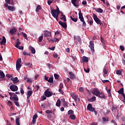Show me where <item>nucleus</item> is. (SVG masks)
Listing matches in <instances>:
<instances>
[{
	"instance_id": "c756f323",
	"label": "nucleus",
	"mask_w": 125,
	"mask_h": 125,
	"mask_svg": "<svg viewBox=\"0 0 125 125\" xmlns=\"http://www.w3.org/2000/svg\"><path fill=\"white\" fill-rule=\"evenodd\" d=\"M20 118H17L15 120V123L17 124V125H20Z\"/></svg>"
},
{
	"instance_id": "a878e982",
	"label": "nucleus",
	"mask_w": 125,
	"mask_h": 125,
	"mask_svg": "<svg viewBox=\"0 0 125 125\" xmlns=\"http://www.w3.org/2000/svg\"><path fill=\"white\" fill-rule=\"evenodd\" d=\"M74 39L77 40L78 42H81V38L80 36H74Z\"/></svg>"
},
{
	"instance_id": "72a5a7b5",
	"label": "nucleus",
	"mask_w": 125,
	"mask_h": 125,
	"mask_svg": "<svg viewBox=\"0 0 125 125\" xmlns=\"http://www.w3.org/2000/svg\"><path fill=\"white\" fill-rule=\"evenodd\" d=\"M22 35L24 39L26 40H28L27 36L26 33H24V32H21Z\"/></svg>"
},
{
	"instance_id": "2f4dec72",
	"label": "nucleus",
	"mask_w": 125,
	"mask_h": 125,
	"mask_svg": "<svg viewBox=\"0 0 125 125\" xmlns=\"http://www.w3.org/2000/svg\"><path fill=\"white\" fill-rule=\"evenodd\" d=\"M0 79H3L5 77V75H4V73H3L2 71L0 73Z\"/></svg>"
},
{
	"instance_id": "0eeeda50",
	"label": "nucleus",
	"mask_w": 125,
	"mask_h": 125,
	"mask_svg": "<svg viewBox=\"0 0 125 125\" xmlns=\"http://www.w3.org/2000/svg\"><path fill=\"white\" fill-rule=\"evenodd\" d=\"M87 110L89 111L90 112H93L94 110L96 109L95 108H93L91 104H88L87 106Z\"/></svg>"
},
{
	"instance_id": "37998d69",
	"label": "nucleus",
	"mask_w": 125,
	"mask_h": 125,
	"mask_svg": "<svg viewBox=\"0 0 125 125\" xmlns=\"http://www.w3.org/2000/svg\"><path fill=\"white\" fill-rule=\"evenodd\" d=\"M12 99H13V100H15V102L18 101L19 100V98L17 96L16 97H12Z\"/></svg>"
},
{
	"instance_id": "1a4fd4ad",
	"label": "nucleus",
	"mask_w": 125,
	"mask_h": 125,
	"mask_svg": "<svg viewBox=\"0 0 125 125\" xmlns=\"http://www.w3.org/2000/svg\"><path fill=\"white\" fill-rule=\"evenodd\" d=\"M100 93V92L99 91V90L98 89H97V88H95L92 91V93L95 95L96 97L98 96L99 94Z\"/></svg>"
},
{
	"instance_id": "338daca9",
	"label": "nucleus",
	"mask_w": 125,
	"mask_h": 125,
	"mask_svg": "<svg viewBox=\"0 0 125 125\" xmlns=\"http://www.w3.org/2000/svg\"><path fill=\"white\" fill-rule=\"evenodd\" d=\"M82 22L83 23V26H84V27L86 26V23H85L84 20L83 21H82Z\"/></svg>"
},
{
	"instance_id": "ddd939ff",
	"label": "nucleus",
	"mask_w": 125,
	"mask_h": 125,
	"mask_svg": "<svg viewBox=\"0 0 125 125\" xmlns=\"http://www.w3.org/2000/svg\"><path fill=\"white\" fill-rule=\"evenodd\" d=\"M33 94V91H30L29 90L27 91V100H28V99H29L31 96V95Z\"/></svg>"
},
{
	"instance_id": "680f3d73",
	"label": "nucleus",
	"mask_w": 125,
	"mask_h": 125,
	"mask_svg": "<svg viewBox=\"0 0 125 125\" xmlns=\"http://www.w3.org/2000/svg\"><path fill=\"white\" fill-rule=\"evenodd\" d=\"M26 66H28L29 67H31L32 64L31 63H27L24 64Z\"/></svg>"
},
{
	"instance_id": "4468645a",
	"label": "nucleus",
	"mask_w": 125,
	"mask_h": 125,
	"mask_svg": "<svg viewBox=\"0 0 125 125\" xmlns=\"http://www.w3.org/2000/svg\"><path fill=\"white\" fill-rule=\"evenodd\" d=\"M59 23L63 27V28L64 29L67 28V24L66 22H63L60 21Z\"/></svg>"
},
{
	"instance_id": "6e6d98bb",
	"label": "nucleus",
	"mask_w": 125,
	"mask_h": 125,
	"mask_svg": "<svg viewBox=\"0 0 125 125\" xmlns=\"http://www.w3.org/2000/svg\"><path fill=\"white\" fill-rule=\"evenodd\" d=\"M59 92H60L63 95L64 92H63V90H62V89L59 88Z\"/></svg>"
},
{
	"instance_id": "f8f14e48",
	"label": "nucleus",
	"mask_w": 125,
	"mask_h": 125,
	"mask_svg": "<svg viewBox=\"0 0 125 125\" xmlns=\"http://www.w3.org/2000/svg\"><path fill=\"white\" fill-rule=\"evenodd\" d=\"M11 80L13 81L14 84H17L19 82V80H18V78L17 77L15 78H11Z\"/></svg>"
},
{
	"instance_id": "09e8293b",
	"label": "nucleus",
	"mask_w": 125,
	"mask_h": 125,
	"mask_svg": "<svg viewBox=\"0 0 125 125\" xmlns=\"http://www.w3.org/2000/svg\"><path fill=\"white\" fill-rule=\"evenodd\" d=\"M14 104H15L16 106H17L18 107H20V105L19 103L18 102L15 101Z\"/></svg>"
},
{
	"instance_id": "f704fd0d",
	"label": "nucleus",
	"mask_w": 125,
	"mask_h": 125,
	"mask_svg": "<svg viewBox=\"0 0 125 125\" xmlns=\"http://www.w3.org/2000/svg\"><path fill=\"white\" fill-rule=\"evenodd\" d=\"M70 19L73 22H77L78 21L77 18H73L72 16L70 17Z\"/></svg>"
},
{
	"instance_id": "a18cd8bd",
	"label": "nucleus",
	"mask_w": 125,
	"mask_h": 125,
	"mask_svg": "<svg viewBox=\"0 0 125 125\" xmlns=\"http://www.w3.org/2000/svg\"><path fill=\"white\" fill-rule=\"evenodd\" d=\"M116 74L118 75H121L122 72H121V70H117L116 71Z\"/></svg>"
},
{
	"instance_id": "79ce46f5",
	"label": "nucleus",
	"mask_w": 125,
	"mask_h": 125,
	"mask_svg": "<svg viewBox=\"0 0 125 125\" xmlns=\"http://www.w3.org/2000/svg\"><path fill=\"white\" fill-rule=\"evenodd\" d=\"M21 44V42H17V43L16 45H15V46L17 48H19L20 45Z\"/></svg>"
},
{
	"instance_id": "c9c22d12",
	"label": "nucleus",
	"mask_w": 125,
	"mask_h": 125,
	"mask_svg": "<svg viewBox=\"0 0 125 125\" xmlns=\"http://www.w3.org/2000/svg\"><path fill=\"white\" fill-rule=\"evenodd\" d=\"M118 92L120 94L124 93V88H120V90L118 91Z\"/></svg>"
},
{
	"instance_id": "a19ab883",
	"label": "nucleus",
	"mask_w": 125,
	"mask_h": 125,
	"mask_svg": "<svg viewBox=\"0 0 125 125\" xmlns=\"http://www.w3.org/2000/svg\"><path fill=\"white\" fill-rule=\"evenodd\" d=\"M68 114L69 115H73L74 114V111L72 110H69L68 111Z\"/></svg>"
},
{
	"instance_id": "4be33fe9",
	"label": "nucleus",
	"mask_w": 125,
	"mask_h": 125,
	"mask_svg": "<svg viewBox=\"0 0 125 125\" xmlns=\"http://www.w3.org/2000/svg\"><path fill=\"white\" fill-rule=\"evenodd\" d=\"M89 61V58L87 57H82V62H88Z\"/></svg>"
},
{
	"instance_id": "5701e85b",
	"label": "nucleus",
	"mask_w": 125,
	"mask_h": 125,
	"mask_svg": "<svg viewBox=\"0 0 125 125\" xmlns=\"http://www.w3.org/2000/svg\"><path fill=\"white\" fill-rule=\"evenodd\" d=\"M6 43V38L5 37H4V36H3L2 40L0 42V45H4V44H5Z\"/></svg>"
},
{
	"instance_id": "864d4df0",
	"label": "nucleus",
	"mask_w": 125,
	"mask_h": 125,
	"mask_svg": "<svg viewBox=\"0 0 125 125\" xmlns=\"http://www.w3.org/2000/svg\"><path fill=\"white\" fill-rule=\"evenodd\" d=\"M54 77H55V79H58L59 78V75L58 74H55Z\"/></svg>"
},
{
	"instance_id": "aec40b11",
	"label": "nucleus",
	"mask_w": 125,
	"mask_h": 125,
	"mask_svg": "<svg viewBox=\"0 0 125 125\" xmlns=\"http://www.w3.org/2000/svg\"><path fill=\"white\" fill-rule=\"evenodd\" d=\"M98 97L100 98L101 99H104L105 98V96L104 94V93L101 92L99 94V95L97 96Z\"/></svg>"
},
{
	"instance_id": "e2e57ef3",
	"label": "nucleus",
	"mask_w": 125,
	"mask_h": 125,
	"mask_svg": "<svg viewBox=\"0 0 125 125\" xmlns=\"http://www.w3.org/2000/svg\"><path fill=\"white\" fill-rule=\"evenodd\" d=\"M7 104L9 106H12V103L11 101H8Z\"/></svg>"
},
{
	"instance_id": "49530a36",
	"label": "nucleus",
	"mask_w": 125,
	"mask_h": 125,
	"mask_svg": "<svg viewBox=\"0 0 125 125\" xmlns=\"http://www.w3.org/2000/svg\"><path fill=\"white\" fill-rule=\"evenodd\" d=\"M84 70L86 73H89L90 72V69L89 68H84Z\"/></svg>"
},
{
	"instance_id": "4c0bfd02",
	"label": "nucleus",
	"mask_w": 125,
	"mask_h": 125,
	"mask_svg": "<svg viewBox=\"0 0 125 125\" xmlns=\"http://www.w3.org/2000/svg\"><path fill=\"white\" fill-rule=\"evenodd\" d=\"M47 82L52 83H53V78L52 77L49 78L48 80H47Z\"/></svg>"
},
{
	"instance_id": "f257e3e1",
	"label": "nucleus",
	"mask_w": 125,
	"mask_h": 125,
	"mask_svg": "<svg viewBox=\"0 0 125 125\" xmlns=\"http://www.w3.org/2000/svg\"><path fill=\"white\" fill-rule=\"evenodd\" d=\"M22 61L21 58H19L17 61V63L16 64V68L18 71H19L22 66Z\"/></svg>"
},
{
	"instance_id": "9b49d317",
	"label": "nucleus",
	"mask_w": 125,
	"mask_h": 125,
	"mask_svg": "<svg viewBox=\"0 0 125 125\" xmlns=\"http://www.w3.org/2000/svg\"><path fill=\"white\" fill-rule=\"evenodd\" d=\"M79 19H80V21L81 22L83 21H84V18H83V13H82L81 11H79Z\"/></svg>"
},
{
	"instance_id": "dca6fc26",
	"label": "nucleus",
	"mask_w": 125,
	"mask_h": 125,
	"mask_svg": "<svg viewBox=\"0 0 125 125\" xmlns=\"http://www.w3.org/2000/svg\"><path fill=\"white\" fill-rule=\"evenodd\" d=\"M69 74L70 75V78L71 80H74L76 78V76L73 72H69Z\"/></svg>"
},
{
	"instance_id": "6e6552de",
	"label": "nucleus",
	"mask_w": 125,
	"mask_h": 125,
	"mask_svg": "<svg viewBox=\"0 0 125 125\" xmlns=\"http://www.w3.org/2000/svg\"><path fill=\"white\" fill-rule=\"evenodd\" d=\"M71 3L75 7H78L79 6V0H71Z\"/></svg>"
},
{
	"instance_id": "2eb2a0df",
	"label": "nucleus",
	"mask_w": 125,
	"mask_h": 125,
	"mask_svg": "<svg viewBox=\"0 0 125 125\" xmlns=\"http://www.w3.org/2000/svg\"><path fill=\"white\" fill-rule=\"evenodd\" d=\"M5 2L8 4H11L12 5H15L14 0H5Z\"/></svg>"
},
{
	"instance_id": "69168bd1",
	"label": "nucleus",
	"mask_w": 125,
	"mask_h": 125,
	"mask_svg": "<svg viewBox=\"0 0 125 125\" xmlns=\"http://www.w3.org/2000/svg\"><path fill=\"white\" fill-rule=\"evenodd\" d=\"M86 4H87V3L86 2V0H83V2H82V4L85 5H86Z\"/></svg>"
},
{
	"instance_id": "f03ea898",
	"label": "nucleus",
	"mask_w": 125,
	"mask_h": 125,
	"mask_svg": "<svg viewBox=\"0 0 125 125\" xmlns=\"http://www.w3.org/2000/svg\"><path fill=\"white\" fill-rule=\"evenodd\" d=\"M93 19L97 24H100L101 26H102V25H103V23L101 22V20L98 18L96 14L93 15Z\"/></svg>"
},
{
	"instance_id": "13d9d810",
	"label": "nucleus",
	"mask_w": 125,
	"mask_h": 125,
	"mask_svg": "<svg viewBox=\"0 0 125 125\" xmlns=\"http://www.w3.org/2000/svg\"><path fill=\"white\" fill-rule=\"evenodd\" d=\"M58 54H57L56 53H54V54H53V57H54V58H57L58 57Z\"/></svg>"
},
{
	"instance_id": "7ed1b4c3",
	"label": "nucleus",
	"mask_w": 125,
	"mask_h": 125,
	"mask_svg": "<svg viewBox=\"0 0 125 125\" xmlns=\"http://www.w3.org/2000/svg\"><path fill=\"white\" fill-rule=\"evenodd\" d=\"M61 13V12H51L52 16L56 19L57 21H58V17L59 14Z\"/></svg>"
},
{
	"instance_id": "e433bc0d",
	"label": "nucleus",
	"mask_w": 125,
	"mask_h": 125,
	"mask_svg": "<svg viewBox=\"0 0 125 125\" xmlns=\"http://www.w3.org/2000/svg\"><path fill=\"white\" fill-rule=\"evenodd\" d=\"M51 12H61L58 7H57V9H53L51 10Z\"/></svg>"
},
{
	"instance_id": "412c9836",
	"label": "nucleus",
	"mask_w": 125,
	"mask_h": 125,
	"mask_svg": "<svg viewBox=\"0 0 125 125\" xmlns=\"http://www.w3.org/2000/svg\"><path fill=\"white\" fill-rule=\"evenodd\" d=\"M93 9L99 13H102L103 12V10L100 8L96 9V8L93 7Z\"/></svg>"
},
{
	"instance_id": "603ef678",
	"label": "nucleus",
	"mask_w": 125,
	"mask_h": 125,
	"mask_svg": "<svg viewBox=\"0 0 125 125\" xmlns=\"http://www.w3.org/2000/svg\"><path fill=\"white\" fill-rule=\"evenodd\" d=\"M79 92H83V91H84V89H83V87H80V88H79Z\"/></svg>"
},
{
	"instance_id": "f3484780",
	"label": "nucleus",
	"mask_w": 125,
	"mask_h": 125,
	"mask_svg": "<svg viewBox=\"0 0 125 125\" xmlns=\"http://www.w3.org/2000/svg\"><path fill=\"white\" fill-rule=\"evenodd\" d=\"M29 49L31 52V53L33 54L36 53L35 49L32 46H29Z\"/></svg>"
},
{
	"instance_id": "5fc2aeb1",
	"label": "nucleus",
	"mask_w": 125,
	"mask_h": 125,
	"mask_svg": "<svg viewBox=\"0 0 125 125\" xmlns=\"http://www.w3.org/2000/svg\"><path fill=\"white\" fill-rule=\"evenodd\" d=\"M120 49L122 51H124L125 50V47L122 46V45H121L120 46Z\"/></svg>"
},
{
	"instance_id": "8fccbe9b",
	"label": "nucleus",
	"mask_w": 125,
	"mask_h": 125,
	"mask_svg": "<svg viewBox=\"0 0 125 125\" xmlns=\"http://www.w3.org/2000/svg\"><path fill=\"white\" fill-rule=\"evenodd\" d=\"M104 75H107L108 73V71L106 69V68H104Z\"/></svg>"
},
{
	"instance_id": "20e7f679",
	"label": "nucleus",
	"mask_w": 125,
	"mask_h": 125,
	"mask_svg": "<svg viewBox=\"0 0 125 125\" xmlns=\"http://www.w3.org/2000/svg\"><path fill=\"white\" fill-rule=\"evenodd\" d=\"M89 47L90 49H91V51L92 52H94V42L93 41H89Z\"/></svg>"
},
{
	"instance_id": "423d86ee",
	"label": "nucleus",
	"mask_w": 125,
	"mask_h": 125,
	"mask_svg": "<svg viewBox=\"0 0 125 125\" xmlns=\"http://www.w3.org/2000/svg\"><path fill=\"white\" fill-rule=\"evenodd\" d=\"M10 89L12 92H17L18 90V87L17 85H15L14 84H12V85H10Z\"/></svg>"
},
{
	"instance_id": "bb28decb",
	"label": "nucleus",
	"mask_w": 125,
	"mask_h": 125,
	"mask_svg": "<svg viewBox=\"0 0 125 125\" xmlns=\"http://www.w3.org/2000/svg\"><path fill=\"white\" fill-rule=\"evenodd\" d=\"M101 42L102 43V45H105L106 42L104 39L102 37V36H101Z\"/></svg>"
},
{
	"instance_id": "bf43d9fd",
	"label": "nucleus",
	"mask_w": 125,
	"mask_h": 125,
	"mask_svg": "<svg viewBox=\"0 0 125 125\" xmlns=\"http://www.w3.org/2000/svg\"><path fill=\"white\" fill-rule=\"evenodd\" d=\"M9 95L10 96V99L12 100V97L13 95V93L9 92Z\"/></svg>"
},
{
	"instance_id": "473e14b6",
	"label": "nucleus",
	"mask_w": 125,
	"mask_h": 125,
	"mask_svg": "<svg viewBox=\"0 0 125 125\" xmlns=\"http://www.w3.org/2000/svg\"><path fill=\"white\" fill-rule=\"evenodd\" d=\"M22 55H27L29 56H31V54L30 53H27L26 51H24L22 52Z\"/></svg>"
},
{
	"instance_id": "774afa93",
	"label": "nucleus",
	"mask_w": 125,
	"mask_h": 125,
	"mask_svg": "<svg viewBox=\"0 0 125 125\" xmlns=\"http://www.w3.org/2000/svg\"><path fill=\"white\" fill-rule=\"evenodd\" d=\"M91 125H98V124L97 122H93L91 124Z\"/></svg>"
},
{
	"instance_id": "393cba45",
	"label": "nucleus",
	"mask_w": 125,
	"mask_h": 125,
	"mask_svg": "<svg viewBox=\"0 0 125 125\" xmlns=\"http://www.w3.org/2000/svg\"><path fill=\"white\" fill-rule=\"evenodd\" d=\"M7 8H8V10H9L12 12L14 11L16 9L14 6H8Z\"/></svg>"
},
{
	"instance_id": "de8ad7c7",
	"label": "nucleus",
	"mask_w": 125,
	"mask_h": 125,
	"mask_svg": "<svg viewBox=\"0 0 125 125\" xmlns=\"http://www.w3.org/2000/svg\"><path fill=\"white\" fill-rule=\"evenodd\" d=\"M45 113L48 114H52V110H46Z\"/></svg>"
},
{
	"instance_id": "a211bd4d",
	"label": "nucleus",
	"mask_w": 125,
	"mask_h": 125,
	"mask_svg": "<svg viewBox=\"0 0 125 125\" xmlns=\"http://www.w3.org/2000/svg\"><path fill=\"white\" fill-rule=\"evenodd\" d=\"M17 30L15 28H13L10 30V33L12 35H15V33L17 32Z\"/></svg>"
},
{
	"instance_id": "0e129e2a",
	"label": "nucleus",
	"mask_w": 125,
	"mask_h": 125,
	"mask_svg": "<svg viewBox=\"0 0 125 125\" xmlns=\"http://www.w3.org/2000/svg\"><path fill=\"white\" fill-rule=\"evenodd\" d=\"M102 82L104 83H109V80H102Z\"/></svg>"
},
{
	"instance_id": "052dcab7",
	"label": "nucleus",
	"mask_w": 125,
	"mask_h": 125,
	"mask_svg": "<svg viewBox=\"0 0 125 125\" xmlns=\"http://www.w3.org/2000/svg\"><path fill=\"white\" fill-rule=\"evenodd\" d=\"M21 94L22 95L24 94V90H23V88H21Z\"/></svg>"
},
{
	"instance_id": "cd10ccee",
	"label": "nucleus",
	"mask_w": 125,
	"mask_h": 125,
	"mask_svg": "<svg viewBox=\"0 0 125 125\" xmlns=\"http://www.w3.org/2000/svg\"><path fill=\"white\" fill-rule=\"evenodd\" d=\"M61 102L60 99H58L56 103V106L60 107L61 106Z\"/></svg>"
},
{
	"instance_id": "4d7b16f0",
	"label": "nucleus",
	"mask_w": 125,
	"mask_h": 125,
	"mask_svg": "<svg viewBox=\"0 0 125 125\" xmlns=\"http://www.w3.org/2000/svg\"><path fill=\"white\" fill-rule=\"evenodd\" d=\"M60 89H62L63 88V84L62 83H61L59 86Z\"/></svg>"
},
{
	"instance_id": "9d476101",
	"label": "nucleus",
	"mask_w": 125,
	"mask_h": 125,
	"mask_svg": "<svg viewBox=\"0 0 125 125\" xmlns=\"http://www.w3.org/2000/svg\"><path fill=\"white\" fill-rule=\"evenodd\" d=\"M44 36L46 38L50 37L51 36V33L47 30L44 31Z\"/></svg>"
},
{
	"instance_id": "3c124183",
	"label": "nucleus",
	"mask_w": 125,
	"mask_h": 125,
	"mask_svg": "<svg viewBox=\"0 0 125 125\" xmlns=\"http://www.w3.org/2000/svg\"><path fill=\"white\" fill-rule=\"evenodd\" d=\"M51 41L53 42H59V39H54V40L52 39Z\"/></svg>"
},
{
	"instance_id": "7c9ffc66",
	"label": "nucleus",
	"mask_w": 125,
	"mask_h": 125,
	"mask_svg": "<svg viewBox=\"0 0 125 125\" xmlns=\"http://www.w3.org/2000/svg\"><path fill=\"white\" fill-rule=\"evenodd\" d=\"M69 118L71 120H75L76 119V116L72 114L69 116Z\"/></svg>"
},
{
	"instance_id": "6ab92c4d",
	"label": "nucleus",
	"mask_w": 125,
	"mask_h": 125,
	"mask_svg": "<svg viewBox=\"0 0 125 125\" xmlns=\"http://www.w3.org/2000/svg\"><path fill=\"white\" fill-rule=\"evenodd\" d=\"M87 100L89 102H93L96 100V97L95 96H93L91 98L88 99Z\"/></svg>"
},
{
	"instance_id": "ea45409f",
	"label": "nucleus",
	"mask_w": 125,
	"mask_h": 125,
	"mask_svg": "<svg viewBox=\"0 0 125 125\" xmlns=\"http://www.w3.org/2000/svg\"><path fill=\"white\" fill-rule=\"evenodd\" d=\"M60 19L61 20H62L64 22H66V16L65 15H63L62 17L60 18Z\"/></svg>"
},
{
	"instance_id": "c85d7f7f",
	"label": "nucleus",
	"mask_w": 125,
	"mask_h": 125,
	"mask_svg": "<svg viewBox=\"0 0 125 125\" xmlns=\"http://www.w3.org/2000/svg\"><path fill=\"white\" fill-rule=\"evenodd\" d=\"M41 9H42V7L40 5H38L36 9V12H39L40 10H41Z\"/></svg>"
},
{
	"instance_id": "58836bf2",
	"label": "nucleus",
	"mask_w": 125,
	"mask_h": 125,
	"mask_svg": "<svg viewBox=\"0 0 125 125\" xmlns=\"http://www.w3.org/2000/svg\"><path fill=\"white\" fill-rule=\"evenodd\" d=\"M43 39V34L41 35L39 38V42H41Z\"/></svg>"
},
{
	"instance_id": "b1692460",
	"label": "nucleus",
	"mask_w": 125,
	"mask_h": 125,
	"mask_svg": "<svg viewBox=\"0 0 125 125\" xmlns=\"http://www.w3.org/2000/svg\"><path fill=\"white\" fill-rule=\"evenodd\" d=\"M71 96L73 99L75 100V102L77 101V97L76 95L74 94V93H71Z\"/></svg>"
},
{
	"instance_id": "c03bdc74",
	"label": "nucleus",
	"mask_w": 125,
	"mask_h": 125,
	"mask_svg": "<svg viewBox=\"0 0 125 125\" xmlns=\"http://www.w3.org/2000/svg\"><path fill=\"white\" fill-rule=\"evenodd\" d=\"M117 107L116 106H114L112 105V107L111 108V110L112 111H114V110H117Z\"/></svg>"
},
{
	"instance_id": "39448f33",
	"label": "nucleus",
	"mask_w": 125,
	"mask_h": 125,
	"mask_svg": "<svg viewBox=\"0 0 125 125\" xmlns=\"http://www.w3.org/2000/svg\"><path fill=\"white\" fill-rule=\"evenodd\" d=\"M48 90H49L48 88H47L44 92L45 96L47 98L50 97L53 95V93L48 91Z\"/></svg>"
}]
</instances>
